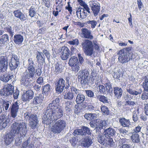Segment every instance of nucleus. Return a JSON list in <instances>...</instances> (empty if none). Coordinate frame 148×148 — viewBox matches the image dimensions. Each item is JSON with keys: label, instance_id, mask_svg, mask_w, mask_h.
I'll use <instances>...</instances> for the list:
<instances>
[{"label": "nucleus", "instance_id": "40", "mask_svg": "<svg viewBox=\"0 0 148 148\" xmlns=\"http://www.w3.org/2000/svg\"><path fill=\"white\" fill-rule=\"evenodd\" d=\"M74 94L71 91H69L64 95V98L65 99L72 100L74 97Z\"/></svg>", "mask_w": 148, "mask_h": 148}, {"label": "nucleus", "instance_id": "62", "mask_svg": "<svg viewBox=\"0 0 148 148\" xmlns=\"http://www.w3.org/2000/svg\"><path fill=\"white\" fill-rule=\"evenodd\" d=\"M136 104V102L135 101L129 100L127 102H125V105L126 106H134Z\"/></svg>", "mask_w": 148, "mask_h": 148}, {"label": "nucleus", "instance_id": "11", "mask_svg": "<svg viewBox=\"0 0 148 148\" xmlns=\"http://www.w3.org/2000/svg\"><path fill=\"white\" fill-rule=\"evenodd\" d=\"M69 64L71 67L74 68L75 69L73 70L75 71L79 70V62L77 57L75 56L71 57L69 60Z\"/></svg>", "mask_w": 148, "mask_h": 148}, {"label": "nucleus", "instance_id": "22", "mask_svg": "<svg viewBox=\"0 0 148 148\" xmlns=\"http://www.w3.org/2000/svg\"><path fill=\"white\" fill-rule=\"evenodd\" d=\"M9 41V37L7 34H4L0 36V46H2L6 45Z\"/></svg>", "mask_w": 148, "mask_h": 148}, {"label": "nucleus", "instance_id": "20", "mask_svg": "<svg viewBox=\"0 0 148 148\" xmlns=\"http://www.w3.org/2000/svg\"><path fill=\"white\" fill-rule=\"evenodd\" d=\"M76 14L77 16L79 15V17L82 19L85 18L87 16V12L86 11L84 8H78L76 11Z\"/></svg>", "mask_w": 148, "mask_h": 148}, {"label": "nucleus", "instance_id": "23", "mask_svg": "<svg viewBox=\"0 0 148 148\" xmlns=\"http://www.w3.org/2000/svg\"><path fill=\"white\" fill-rule=\"evenodd\" d=\"M36 54L37 62L38 63L45 62V57L42 52L37 51Z\"/></svg>", "mask_w": 148, "mask_h": 148}, {"label": "nucleus", "instance_id": "51", "mask_svg": "<svg viewBox=\"0 0 148 148\" xmlns=\"http://www.w3.org/2000/svg\"><path fill=\"white\" fill-rule=\"evenodd\" d=\"M86 23L91 25V27L92 28H94L95 27L97 23L95 20H89L86 22Z\"/></svg>", "mask_w": 148, "mask_h": 148}, {"label": "nucleus", "instance_id": "55", "mask_svg": "<svg viewBox=\"0 0 148 148\" xmlns=\"http://www.w3.org/2000/svg\"><path fill=\"white\" fill-rule=\"evenodd\" d=\"M69 44L71 45H75L77 46L78 45L79 42L78 39H75L73 40L72 41H70L68 42Z\"/></svg>", "mask_w": 148, "mask_h": 148}, {"label": "nucleus", "instance_id": "45", "mask_svg": "<svg viewBox=\"0 0 148 148\" xmlns=\"http://www.w3.org/2000/svg\"><path fill=\"white\" fill-rule=\"evenodd\" d=\"M4 29L5 32L9 33L11 37H13L14 32L13 30L12 29L11 26L6 27L4 28Z\"/></svg>", "mask_w": 148, "mask_h": 148}, {"label": "nucleus", "instance_id": "41", "mask_svg": "<svg viewBox=\"0 0 148 148\" xmlns=\"http://www.w3.org/2000/svg\"><path fill=\"white\" fill-rule=\"evenodd\" d=\"M98 119L92 121L90 122L89 124L90 127H92L95 128L96 129L97 131V129L98 128Z\"/></svg>", "mask_w": 148, "mask_h": 148}, {"label": "nucleus", "instance_id": "64", "mask_svg": "<svg viewBox=\"0 0 148 148\" xmlns=\"http://www.w3.org/2000/svg\"><path fill=\"white\" fill-rule=\"evenodd\" d=\"M119 148H131V146L129 144H125L119 145Z\"/></svg>", "mask_w": 148, "mask_h": 148}, {"label": "nucleus", "instance_id": "54", "mask_svg": "<svg viewBox=\"0 0 148 148\" xmlns=\"http://www.w3.org/2000/svg\"><path fill=\"white\" fill-rule=\"evenodd\" d=\"M73 134L74 136L77 135L83 136L81 129H75L74 130L73 132Z\"/></svg>", "mask_w": 148, "mask_h": 148}, {"label": "nucleus", "instance_id": "36", "mask_svg": "<svg viewBox=\"0 0 148 148\" xmlns=\"http://www.w3.org/2000/svg\"><path fill=\"white\" fill-rule=\"evenodd\" d=\"M97 114L95 113H86L84 115V117L87 120H91L97 118Z\"/></svg>", "mask_w": 148, "mask_h": 148}, {"label": "nucleus", "instance_id": "38", "mask_svg": "<svg viewBox=\"0 0 148 148\" xmlns=\"http://www.w3.org/2000/svg\"><path fill=\"white\" fill-rule=\"evenodd\" d=\"M98 128L100 129H104L107 125L106 121L100 119H98Z\"/></svg>", "mask_w": 148, "mask_h": 148}, {"label": "nucleus", "instance_id": "8", "mask_svg": "<svg viewBox=\"0 0 148 148\" xmlns=\"http://www.w3.org/2000/svg\"><path fill=\"white\" fill-rule=\"evenodd\" d=\"M9 65L11 71L17 69L20 64L19 59L15 55H12L10 60Z\"/></svg>", "mask_w": 148, "mask_h": 148}, {"label": "nucleus", "instance_id": "39", "mask_svg": "<svg viewBox=\"0 0 148 148\" xmlns=\"http://www.w3.org/2000/svg\"><path fill=\"white\" fill-rule=\"evenodd\" d=\"M97 98L99 101L103 103H108V98L103 95H99L97 96Z\"/></svg>", "mask_w": 148, "mask_h": 148}, {"label": "nucleus", "instance_id": "27", "mask_svg": "<svg viewBox=\"0 0 148 148\" xmlns=\"http://www.w3.org/2000/svg\"><path fill=\"white\" fill-rule=\"evenodd\" d=\"M55 72L56 74H58L62 72L64 69L63 66L59 62H57L55 64Z\"/></svg>", "mask_w": 148, "mask_h": 148}, {"label": "nucleus", "instance_id": "57", "mask_svg": "<svg viewBox=\"0 0 148 148\" xmlns=\"http://www.w3.org/2000/svg\"><path fill=\"white\" fill-rule=\"evenodd\" d=\"M99 91L100 93L105 94L106 89L105 87L103 85L99 86Z\"/></svg>", "mask_w": 148, "mask_h": 148}, {"label": "nucleus", "instance_id": "16", "mask_svg": "<svg viewBox=\"0 0 148 148\" xmlns=\"http://www.w3.org/2000/svg\"><path fill=\"white\" fill-rule=\"evenodd\" d=\"M92 143V138L90 136H86L83 139L82 144L83 146L88 148Z\"/></svg>", "mask_w": 148, "mask_h": 148}, {"label": "nucleus", "instance_id": "2", "mask_svg": "<svg viewBox=\"0 0 148 148\" xmlns=\"http://www.w3.org/2000/svg\"><path fill=\"white\" fill-rule=\"evenodd\" d=\"M27 132L26 123L23 122L14 123L11 125L10 133L7 134L4 138L5 143L7 145H9L13 140L14 137L18 134V137L15 140V144L16 146H19Z\"/></svg>", "mask_w": 148, "mask_h": 148}, {"label": "nucleus", "instance_id": "12", "mask_svg": "<svg viewBox=\"0 0 148 148\" xmlns=\"http://www.w3.org/2000/svg\"><path fill=\"white\" fill-rule=\"evenodd\" d=\"M64 86V80L62 78H60L56 83V91L60 93L63 91Z\"/></svg>", "mask_w": 148, "mask_h": 148}, {"label": "nucleus", "instance_id": "1", "mask_svg": "<svg viewBox=\"0 0 148 148\" xmlns=\"http://www.w3.org/2000/svg\"><path fill=\"white\" fill-rule=\"evenodd\" d=\"M59 98H56L48 105L44 112L42 123L47 125H51V123H55L53 125L51 131L54 134H59L62 131L66 126V122L64 120H57L63 115V110L58 107Z\"/></svg>", "mask_w": 148, "mask_h": 148}, {"label": "nucleus", "instance_id": "44", "mask_svg": "<svg viewBox=\"0 0 148 148\" xmlns=\"http://www.w3.org/2000/svg\"><path fill=\"white\" fill-rule=\"evenodd\" d=\"M141 98L143 100H146L148 99V89L144 88V90L142 94Z\"/></svg>", "mask_w": 148, "mask_h": 148}, {"label": "nucleus", "instance_id": "25", "mask_svg": "<svg viewBox=\"0 0 148 148\" xmlns=\"http://www.w3.org/2000/svg\"><path fill=\"white\" fill-rule=\"evenodd\" d=\"M34 74L35 71L27 70L23 73L21 77L29 79L31 78H32L34 77Z\"/></svg>", "mask_w": 148, "mask_h": 148}, {"label": "nucleus", "instance_id": "53", "mask_svg": "<svg viewBox=\"0 0 148 148\" xmlns=\"http://www.w3.org/2000/svg\"><path fill=\"white\" fill-rule=\"evenodd\" d=\"M70 140L72 145L74 146L78 142V138L77 137H73L70 139Z\"/></svg>", "mask_w": 148, "mask_h": 148}, {"label": "nucleus", "instance_id": "46", "mask_svg": "<svg viewBox=\"0 0 148 148\" xmlns=\"http://www.w3.org/2000/svg\"><path fill=\"white\" fill-rule=\"evenodd\" d=\"M42 91L43 93L48 92H50V90L51 86L49 84H47L42 86Z\"/></svg>", "mask_w": 148, "mask_h": 148}, {"label": "nucleus", "instance_id": "13", "mask_svg": "<svg viewBox=\"0 0 148 148\" xmlns=\"http://www.w3.org/2000/svg\"><path fill=\"white\" fill-rule=\"evenodd\" d=\"M33 92L31 90H27L25 92H23L22 96V99L23 101H29L33 97Z\"/></svg>", "mask_w": 148, "mask_h": 148}, {"label": "nucleus", "instance_id": "9", "mask_svg": "<svg viewBox=\"0 0 148 148\" xmlns=\"http://www.w3.org/2000/svg\"><path fill=\"white\" fill-rule=\"evenodd\" d=\"M10 110L11 116L14 118H15L17 115V113L19 111V107L18 103L17 101L13 103L9 110Z\"/></svg>", "mask_w": 148, "mask_h": 148}, {"label": "nucleus", "instance_id": "63", "mask_svg": "<svg viewBox=\"0 0 148 148\" xmlns=\"http://www.w3.org/2000/svg\"><path fill=\"white\" fill-rule=\"evenodd\" d=\"M87 107V109L89 111L94 110L95 108V107L90 103H88Z\"/></svg>", "mask_w": 148, "mask_h": 148}, {"label": "nucleus", "instance_id": "31", "mask_svg": "<svg viewBox=\"0 0 148 148\" xmlns=\"http://www.w3.org/2000/svg\"><path fill=\"white\" fill-rule=\"evenodd\" d=\"M21 84L26 87H29V86L31 84V82L29 80V79H27L21 77Z\"/></svg>", "mask_w": 148, "mask_h": 148}, {"label": "nucleus", "instance_id": "34", "mask_svg": "<svg viewBox=\"0 0 148 148\" xmlns=\"http://www.w3.org/2000/svg\"><path fill=\"white\" fill-rule=\"evenodd\" d=\"M9 120L6 119L5 116H0V125H1L3 127L5 128L7 125Z\"/></svg>", "mask_w": 148, "mask_h": 148}, {"label": "nucleus", "instance_id": "7", "mask_svg": "<svg viewBox=\"0 0 148 148\" xmlns=\"http://www.w3.org/2000/svg\"><path fill=\"white\" fill-rule=\"evenodd\" d=\"M14 86L11 84L6 85L3 88L1 89L0 91L1 96H7L12 95L14 92Z\"/></svg>", "mask_w": 148, "mask_h": 148}, {"label": "nucleus", "instance_id": "4", "mask_svg": "<svg viewBox=\"0 0 148 148\" xmlns=\"http://www.w3.org/2000/svg\"><path fill=\"white\" fill-rule=\"evenodd\" d=\"M82 47L85 55L91 56L94 53V48L92 42L88 39H85L82 43Z\"/></svg>", "mask_w": 148, "mask_h": 148}, {"label": "nucleus", "instance_id": "42", "mask_svg": "<svg viewBox=\"0 0 148 148\" xmlns=\"http://www.w3.org/2000/svg\"><path fill=\"white\" fill-rule=\"evenodd\" d=\"M83 136H86V134H90V130L88 127L83 126L81 128Z\"/></svg>", "mask_w": 148, "mask_h": 148}, {"label": "nucleus", "instance_id": "6", "mask_svg": "<svg viewBox=\"0 0 148 148\" xmlns=\"http://www.w3.org/2000/svg\"><path fill=\"white\" fill-rule=\"evenodd\" d=\"M89 73L87 70H80L79 71L77 78L82 87L88 85L89 82Z\"/></svg>", "mask_w": 148, "mask_h": 148}, {"label": "nucleus", "instance_id": "28", "mask_svg": "<svg viewBox=\"0 0 148 148\" xmlns=\"http://www.w3.org/2000/svg\"><path fill=\"white\" fill-rule=\"evenodd\" d=\"M66 82L68 84V85L70 86V89L71 91L73 93H74V94H76L77 95H78V94H80L79 93L80 90L77 89L75 87H74V86H72L71 83H69V77H68L66 78Z\"/></svg>", "mask_w": 148, "mask_h": 148}, {"label": "nucleus", "instance_id": "5", "mask_svg": "<svg viewBox=\"0 0 148 148\" xmlns=\"http://www.w3.org/2000/svg\"><path fill=\"white\" fill-rule=\"evenodd\" d=\"M116 132L114 129L110 127L104 130L103 133L106 138V143L110 146H113L115 145L113 138L115 135Z\"/></svg>", "mask_w": 148, "mask_h": 148}, {"label": "nucleus", "instance_id": "18", "mask_svg": "<svg viewBox=\"0 0 148 148\" xmlns=\"http://www.w3.org/2000/svg\"><path fill=\"white\" fill-rule=\"evenodd\" d=\"M14 77V75L12 74L5 73L0 76V80L4 82H7Z\"/></svg>", "mask_w": 148, "mask_h": 148}, {"label": "nucleus", "instance_id": "43", "mask_svg": "<svg viewBox=\"0 0 148 148\" xmlns=\"http://www.w3.org/2000/svg\"><path fill=\"white\" fill-rule=\"evenodd\" d=\"M38 122V119L33 121H29V126L32 129H35L37 127Z\"/></svg>", "mask_w": 148, "mask_h": 148}, {"label": "nucleus", "instance_id": "49", "mask_svg": "<svg viewBox=\"0 0 148 148\" xmlns=\"http://www.w3.org/2000/svg\"><path fill=\"white\" fill-rule=\"evenodd\" d=\"M36 14L35 9L33 6H31L29 10V14L31 17H34Z\"/></svg>", "mask_w": 148, "mask_h": 148}, {"label": "nucleus", "instance_id": "3", "mask_svg": "<svg viewBox=\"0 0 148 148\" xmlns=\"http://www.w3.org/2000/svg\"><path fill=\"white\" fill-rule=\"evenodd\" d=\"M132 49L131 47H129L119 51L117 54L119 55L118 60L120 62L123 64L126 63L135 58V56L130 52Z\"/></svg>", "mask_w": 148, "mask_h": 148}, {"label": "nucleus", "instance_id": "58", "mask_svg": "<svg viewBox=\"0 0 148 148\" xmlns=\"http://www.w3.org/2000/svg\"><path fill=\"white\" fill-rule=\"evenodd\" d=\"M86 93L87 95L90 97H93L94 96V93L93 91L91 90H86Z\"/></svg>", "mask_w": 148, "mask_h": 148}, {"label": "nucleus", "instance_id": "61", "mask_svg": "<svg viewBox=\"0 0 148 148\" xmlns=\"http://www.w3.org/2000/svg\"><path fill=\"white\" fill-rule=\"evenodd\" d=\"M42 53L44 55H45V56L47 58H50V54L49 52V51H48L47 49H44L42 50Z\"/></svg>", "mask_w": 148, "mask_h": 148}, {"label": "nucleus", "instance_id": "30", "mask_svg": "<svg viewBox=\"0 0 148 148\" xmlns=\"http://www.w3.org/2000/svg\"><path fill=\"white\" fill-rule=\"evenodd\" d=\"M73 102L71 101H67L65 103V110L66 112L69 114L72 111V107Z\"/></svg>", "mask_w": 148, "mask_h": 148}, {"label": "nucleus", "instance_id": "56", "mask_svg": "<svg viewBox=\"0 0 148 148\" xmlns=\"http://www.w3.org/2000/svg\"><path fill=\"white\" fill-rule=\"evenodd\" d=\"M8 65H1V64H0V73L1 72H3L5 71L7 68L8 67Z\"/></svg>", "mask_w": 148, "mask_h": 148}, {"label": "nucleus", "instance_id": "10", "mask_svg": "<svg viewBox=\"0 0 148 148\" xmlns=\"http://www.w3.org/2000/svg\"><path fill=\"white\" fill-rule=\"evenodd\" d=\"M90 7L92 11L95 16H97L100 10V5L97 1L91 2L90 3Z\"/></svg>", "mask_w": 148, "mask_h": 148}, {"label": "nucleus", "instance_id": "59", "mask_svg": "<svg viewBox=\"0 0 148 148\" xmlns=\"http://www.w3.org/2000/svg\"><path fill=\"white\" fill-rule=\"evenodd\" d=\"M132 96L131 95L127 94L125 95L124 97V98L125 100V102H127L128 101L131 100L132 98Z\"/></svg>", "mask_w": 148, "mask_h": 148}, {"label": "nucleus", "instance_id": "33", "mask_svg": "<svg viewBox=\"0 0 148 148\" xmlns=\"http://www.w3.org/2000/svg\"><path fill=\"white\" fill-rule=\"evenodd\" d=\"M28 62L27 70L35 71V69L34 66V62L32 59L29 58L28 60Z\"/></svg>", "mask_w": 148, "mask_h": 148}, {"label": "nucleus", "instance_id": "19", "mask_svg": "<svg viewBox=\"0 0 148 148\" xmlns=\"http://www.w3.org/2000/svg\"><path fill=\"white\" fill-rule=\"evenodd\" d=\"M23 37L20 34H15L13 38V41L16 45H19L22 44L23 41Z\"/></svg>", "mask_w": 148, "mask_h": 148}, {"label": "nucleus", "instance_id": "24", "mask_svg": "<svg viewBox=\"0 0 148 148\" xmlns=\"http://www.w3.org/2000/svg\"><path fill=\"white\" fill-rule=\"evenodd\" d=\"M119 122L121 126L124 127H129L130 125V122L129 119H127L125 118H120Z\"/></svg>", "mask_w": 148, "mask_h": 148}, {"label": "nucleus", "instance_id": "15", "mask_svg": "<svg viewBox=\"0 0 148 148\" xmlns=\"http://www.w3.org/2000/svg\"><path fill=\"white\" fill-rule=\"evenodd\" d=\"M61 52V58L63 60H66L69 56L70 50L66 47H62Z\"/></svg>", "mask_w": 148, "mask_h": 148}, {"label": "nucleus", "instance_id": "17", "mask_svg": "<svg viewBox=\"0 0 148 148\" xmlns=\"http://www.w3.org/2000/svg\"><path fill=\"white\" fill-rule=\"evenodd\" d=\"M24 117L26 120L29 121H33L38 119L37 116L29 112H26L24 114Z\"/></svg>", "mask_w": 148, "mask_h": 148}, {"label": "nucleus", "instance_id": "47", "mask_svg": "<svg viewBox=\"0 0 148 148\" xmlns=\"http://www.w3.org/2000/svg\"><path fill=\"white\" fill-rule=\"evenodd\" d=\"M11 103L10 102L8 101H3V109L5 110H7L9 108L10 104Z\"/></svg>", "mask_w": 148, "mask_h": 148}, {"label": "nucleus", "instance_id": "48", "mask_svg": "<svg viewBox=\"0 0 148 148\" xmlns=\"http://www.w3.org/2000/svg\"><path fill=\"white\" fill-rule=\"evenodd\" d=\"M7 57L5 56H1L0 57V64L8 65Z\"/></svg>", "mask_w": 148, "mask_h": 148}, {"label": "nucleus", "instance_id": "26", "mask_svg": "<svg viewBox=\"0 0 148 148\" xmlns=\"http://www.w3.org/2000/svg\"><path fill=\"white\" fill-rule=\"evenodd\" d=\"M114 92L115 96L118 99H119L122 95L123 90L121 88L116 87L114 88Z\"/></svg>", "mask_w": 148, "mask_h": 148}, {"label": "nucleus", "instance_id": "60", "mask_svg": "<svg viewBox=\"0 0 148 148\" xmlns=\"http://www.w3.org/2000/svg\"><path fill=\"white\" fill-rule=\"evenodd\" d=\"M143 88L148 89V77H146L145 81L143 82Z\"/></svg>", "mask_w": 148, "mask_h": 148}, {"label": "nucleus", "instance_id": "21", "mask_svg": "<svg viewBox=\"0 0 148 148\" xmlns=\"http://www.w3.org/2000/svg\"><path fill=\"white\" fill-rule=\"evenodd\" d=\"M126 90L130 94L133 95H137L140 94L142 92L141 89L139 91H137L134 89L133 87L130 85H129L127 87Z\"/></svg>", "mask_w": 148, "mask_h": 148}, {"label": "nucleus", "instance_id": "29", "mask_svg": "<svg viewBox=\"0 0 148 148\" xmlns=\"http://www.w3.org/2000/svg\"><path fill=\"white\" fill-rule=\"evenodd\" d=\"M85 96L81 93L78 94L76 97L75 101L77 104H80L84 101Z\"/></svg>", "mask_w": 148, "mask_h": 148}, {"label": "nucleus", "instance_id": "37", "mask_svg": "<svg viewBox=\"0 0 148 148\" xmlns=\"http://www.w3.org/2000/svg\"><path fill=\"white\" fill-rule=\"evenodd\" d=\"M29 138L27 141L23 142L21 148H34V145L33 144H31L29 145L30 141Z\"/></svg>", "mask_w": 148, "mask_h": 148}, {"label": "nucleus", "instance_id": "52", "mask_svg": "<svg viewBox=\"0 0 148 148\" xmlns=\"http://www.w3.org/2000/svg\"><path fill=\"white\" fill-rule=\"evenodd\" d=\"M101 110L104 114L108 115L109 113V110L108 108L105 106H102L101 108Z\"/></svg>", "mask_w": 148, "mask_h": 148}, {"label": "nucleus", "instance_id": "14", "mask_svg": "<svg viewBox=\"0 0 148 148\" xmlns=\"http://www.w3.org/2000/svg\"><path fill=\"white\" fill-rule=\"evenodd\" d=\"M81 31L82 33L81 34V35L82 37L90 40L93 39V37L91 34L90 31L85 28H82L81 29Z\"/></svg>", "mask_w": 148, "mask_h": 148}, {"label": "nucleus", "instance_id": "35", "mask_svg": "<svg viewBox=\"0 0 148 148\" xmlns=\"http://www.w3.org/2000/svg\"><path fill=\"white\" fill-rule=\"evenodd\" d=\"M42 95L41 94L36 96L34 98L33 101L34 104L37 105L42 103Z\"/></svg>", "mask_w": 148, "mask_h": 148}, {"label": "nucleus", "instance_id": "32", "mask_svg": "<svg viewBox=\"0 0 148 148\" xmlns=\"http://www.w3.org/2000/svg\"><path fill=\"white\" fill-rule=\"evenodd\" d=\"M131 138L132 141L133 143H138L140 142L139 136L138 133H133Z\"/></svg>", "mask_w": 148, "mask_h": 148}, {"label": "nucleus", "instance_id": "50", "mask_svg": "<svg viewBox=\"0 0 148 148\" xmlns=\"http://www.w3.org/2000/svg\"><path fill=\"white\" fill-rule=\"evenodd\" d=\"M107 92L111 93L113 91L112 85L110 83H107L105 84Z\"/></svg>", "mask_w": 148, "mask_h": 148}]
</instances>
